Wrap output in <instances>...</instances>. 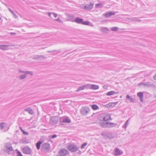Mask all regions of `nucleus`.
<instances>
[{
    "label": "nucleus",
    "instance_id": "nucleus-7",
    "mask_svg": "<svg viewBox=\"0 0 156 156\" xmlns=\"http://www.w3.org/2000/svg\"><path fill=\"white\" fill-rule=\"evenodd\" d=\"M5 147L6 149V152L9 154H10V151H13L12 145L10 143L6 144Z\"/></svg>",
    "mask_w": 156,
    "mask_h": 156
},
{
    "label": "nucleus",
    "instance_id": "nucleus-2",
    "mask_svg": "<svg viewBox=\"0 0 156 156\" xmlns=\"http://www.w3.org/2000/svg\"><path fill=\"white\" fill-rule=\"evenodd\" d=\"M90 111V108L88 107L85 106L81 108L80 112L82 115L85 116L87 115Z\"/></svg>",
    "mask_w": 156,
    "mask_h": 156
},
{
    "label": "nucleus",
    "instance_id": "nucleus-16",
    "mask_svg": "<svg viewBox=\"0 0 156 156\" xmlns=\"http://www.w3.org/2000/svg\"><path fill=\"white\" fill-rule=\"evenodd\" d=\"M10 46L9 45H0V49L3 50H6L8 49V47Z\"/></svg>",
    "mask_w": 156,
    "mask_h": 156
},
{
    "label": "nucleus",
    "instance_id": "nucleus-32",
    "mask_svg": "<svg viewBox=\"0 0 156 156\" xmlns=\"http://www.w3.org/2000/svg\"><path fill=\"white\" fill-rule=\"evenodd\" d=\"M26 77V75L24 74L20 75L19 76V78L21 80H23L25 79Z\"/></svg>",
    "mask_w": 156,
    "mask_h": 156
},
{
    "label": "nucleus",
    "instance_id": "nucleus-17",
    "mask_svg": "<svg viewBox=\"0 0 156 156\" xmlns=\"http://www.w3.org/2000/svg\"><path fill=\"white\" fill-rule=\"evenodd\" d=\"M6 127V124L5 123L2 122L0 123V127L2 130L4 131H5L6 130L5 129Z\"/></svg>",
    "mask_w": 156,
    "mask_h": 156
},
{
    "label": "nucleus",
    "instance_id": "nucleus-46",
    "mask_svg": "<svg viewBox=\"0 0 156 156\" xmlns=\"http://www.w3.org/2000/svg\"><path fill=\"white\" fill-rule=\"evenodd\" d=\"M9 10L12 13V14L14 13V12L10 8H9Z\"/></svg>",
    "mask_w": 156,
    "mask_h": 156
},
{
    "label": "nucleus",
    "instance_id": "nucleus-14",
    "mask_svg": "<svg viewBox=\"0 0 156 156\" xmlns=\"http://www.w3.org/2000/svg\"><path fill=\"white\" fill-rule=\"evenodd\" d=\"M88 86V85L86 84L85 85L80 86L78 88V89L76 90V91L78 92L81 90H84L85 89L87 88Z\"/></svg>",
    "mask_w": 156,
    "mask_h": 156
},
{
    "label": "nucleus",
    "instance_id": "nucleus-47",
    "mask_svg": "<svg viewBox=\"0 0 156 156\" xmlns=\"http://www.w3.org/2000/svg\"><path fill=\"white\" fill-rule=\"evenodd\" d=\"M52 14L53 15L55 18H56L57 16V15L55 13H53Z\"/></svg>",
    "mask_w": 156,
    "mask_h": 156
},
{
    "label": "nucleus",
    "instance_id": "nucleus-22",
    "mask_svg": "<svg viewBox=\"0 0 156 156\" xmlns=\"http://www.w3.org/2000/svg\"><path fill=\"white\" fill-rule=\"evenodd\" d=\"M117 102L109 103L108 104L106 105L107 107L109 108H112L114 106L117 104Z\"/></svg>",
    "mask_w": 156,
    "mask_h": 156
},
{
    "label": "nucleus",
    "instance_id": "nucleus-50",
    "mask_svg": "<svg viewBox=\"0 0 156 156\" xmlns=\"http://www.w3.org/2000/svg\"><path fill=\"white\" fill-rule=\"evenodd\" d=\"M19 128L21 130V131L22 132L23 130V129H22V128H21V127L20 126H19Z\"/></svg>",
    "mask_w": 156,
    "mask_h": 156
},
{
    "label": "nucleus",
    "instance_id": "nucleus-51",
    "mask_svg": "<svg viewBox=\"0 0 156 156\" xmlns=\"http://www.w3.org/2000/svg\"><path fill=\"white\" fill-rule=\"evenodd\" d=\"M51 13H50V12H48V16L50 17H51Z\"/></svg>",
    "mask_w": 156,
    "mask_h": 156
},
{
    "label": "nucleus",
    "instance_id": "nucleus-19",
    "mask_svg": "<svg viewBox=\"0 0 156 156\" xmlns=\"http://www.w3.org/2000/svg\"><path fill=\"white\" fill-rule=\"evenodd\" d=\"M137 96L139 98V99L141 102L143 101V94L141 92H138L137 93Z\"/></svg>",
    "mask_w": 156,
    "mask_h": 156
},
{
    "label": "nucleus",
    "instance_id": "nucleus-42",
    "mask_svg": "<svg viewBox=\"0 0 156 156\" xmlns=\"http://www.w3.org/2000/svg\"><path fill=\"white\" fill-rule=\"evenodd\" d=\"M17 156H23L21 153L19 151H18L17 152Z\"/></svg>",
    "mask_w": 156,
    "mask_h": 156
},
{
    "label": "nucleus",
    "instance_id": "nucleus-3",
    "mask_svg": "<svg viewBox=\"0 0 156 156\" xmlns=\"http://www.w3.org/2000/svg\"><path fill=\"white\" fill-rule=\"evenodd\" d=\"M101 135L105 136L107 139H111L113 138L114 137V135L111 132L106 133L105 132H103L102 133Z\"/></svg>",
    "mask_w": 156,
    "mask_h": 156
},
{
    "label": "nucleus",
    "instance_id": "nucleus-54",
    "mask_svg": "<svg viewBox=\"0 0 156 156\" xmlns=\"http://www.w3.org/2000/svg\"><path fill=\"white\" fill-rule=\"evenodd\" d=\"M80 151H79V153H80Z\"/></svg>",
    "mask_w": 156,
    "mask_h": 156
},
{
    "label": "nucleus",
    "instance_id": "nucleus-6",
    "mask_svg": "<svg viewBox=\"0 0 156 156\" xmlns=\"http://www.w3.org/2000/svg\"><path fill=\"white\" fill-rule=\"evenodd\" d=\"M60 122L63 123H69L71 122L70 118L68 117H64L60 118L59 119Z\"/></svg>",
    "mask_w": 156,
    "mask_h": 156
},
{
    "label": "nucleus",
    "instance_id": "nucleus-10",
    "mask_svg": "<svg viewBox=\"0 0 156 156\" xmlns=\"http://www.w3.org/2000/svg\"><path fill=\"white\" fill-rule=\"evenodd\" d=\"M68 152L67 150L63 149L59 151V155H57L56 156H65L68 154Z\"/></svg>",
    "mask_w": 156,
    "mask_h": 156
},
{
    "label": "nucleus",
    "instance_id": "nucleus-37",
    "mask_svg": "<svg viewBox=\"0 0 156 156\" xmlns=\"http://www.w3.org/2000/svg\"><path fill=\"white\" fill-rule=\"evenodd\" d=\"M118 30V28L117 27H114L112 28L111 30L113 31H116Z\"/></svg>",
    "mask_w": 156,
    "mask_h": 156
},
{
    "label": "nucleus",
    "instance_id": "nucleus-25",
    "mask_svg": "<svg viewBox=\"0 0 156 156\" xmlns=\"http://www.w3.org/2000/svg\"><path fill=\"white\" fill-rule=\"evenodd\" d=\"M140 85H143L145 86L151 87L152 86L151 84L149 82H142L140 83Z\"/></svg>",
    "mask_w": 156,
    "mask_h": 156
},
{
    "label": "nucleus",
    "instance_id": "nucleus-43",
    "mask_svg": "<svg viewBox=\"0 0 156 156\" xmlns=\"http://www.w3.org/2000/svg\"><path fill=\"white\" fill-rule=\"evenodd\" d=\"M19 72L20 73H24V74H25L26 73V71H23L21 69L19 70Z\"/></svg>",
    "mask_w": 156,
    "mask_h": 156
},
{
    "label": "nucleus",
    "instance_id": "nucleus-24",
    "mask_svg": "<svg viewBox=\"0 0 156 156\" xmlns=\"http://www.w3.org/2000/svg\"><path fill=\"white\" fill-rule=\"evenodd\" d=\"M24 110L25 111L28 112L30 115H33V111L30 107L25 109Z\"/></svg>",
    "mask_w": 156,
    "mask_h": 156
},
{
    "label": "nucleus",
    "instance_id": "nucleus-30",
    "mask_svg": "<svg viewBox=\"0 0 156 156\" xmlns=\"http://www.w3.org/2000/svg\"><path fill=\"white\" fill-rule=\"evenodd\" d=\"M101 30L104 33H107L108 31V29L106 27H101Z\"/></svg>",
    "mask_w": 156,
    "mask_h": 156
},
{
    "label": "nucleus",
    "instance_id": "nucleus-23",
    "mask_svg": "<svg viewBox=\"0 0 156 156\" xmlns=\"http://www.w3.org/2000/svg\"><path fill=\"white\" fill-rule=\"evenodd\" d=\"M126 98L127 99H128L130 101V102H135V99L131 97H130L129 95H127L126 96Z\"/></svg>",
    "mask_w": 156,
    "mask_h": 156
},
{
    "label": "nucleus",
    "instance_id": "nucleus-4",
    "mask_svg": "<svg viewBox=\"0 0 156 156\" xmlns=\"http://www.w3.org/2000/svg\"><path fill=\"white\" fill-rule=\"evenodd\" d=\"M59 120V117L57 116L51 117L50 119V123L51 125H55L57 123Z\"/></svg>",
    "mask_w": 156,
    "mask_h": 156
},
{
    "label": "nucleus",
    "instance_id": "nucleus-5",
    "mask_svg": "<svg viewBox=\"0 0 156 156\" xmlns=\"http://www.w3.org/2000/svg\"><path fill=\"white\" fill-rule=\"evenodd\" d=\"M50 149V146L48 143H44L41 146V149L43 151H47Z\"/></svg>",
    "mask_w": 156,
    "mask_h": 156
},
{
    "label": "nucleus",
    "instance_id": "nucleus-41",
    "mask_svg": "<svg viewBox=\"0 0 156 156\" xmlns=\"http://www.w3.org/2000/svg\"><path fill=\"white\" fill-rule=\"evenodd\" d=\"M22 132L24 135H29V133L25 131L24 130L22 131Z\"/></svg>",
    "mask_w": 156,
    "mask_h": 156
},
{
    "label": "nucleus",
    "instance_id": "nucleus-53",
    "mask_svg": "<svg viewBox=\"0 0 156 156\" xmlns=\"http://www.w3.org/2000/svg\"><path fill=\"white\" fill-rule=\"evenodd\" d=\"M1 20V17H0V20Z\"/></svg>",
    "mask_w": 156,
    "mask_h": 156
},
{
    "label": "nucleus",
    "instance_id": "nucleus-12",
    "mask_svg": "<svg viewBox=\"0 0 156 156\" xmlns=\"http://www.w3.org/2000/svg\"><path fill=\"white\" fill-rule=\"evenodd\" d=\"M123 152L121 150H120L118 148L115 147L114 151V155L115 156L122 155Z\"/></svg>",
    "mask_w": 156,
    "mask_h": 156
},
{
    "label": "nucleus",
    "instance_id": "nucleus-45",
    "mask_svg": "<svg viewBox=\"0 0 156 156\" xmlns=\"http://www.w3.org/2000/svg\"><path fill=\"white\" fill-rule=\"evenodd\" d=\"M56 50H54L52 51H47L48 53H51V52H53L56 51Z\"/></svg>",
    "mask_w": 156,
    "mask_h": 156
},
{
    "label": "nucleus",
    "instance_id": "nucleus-52",
    "mask_svg": "<svg viewBox=\"0 0 156 156\" xmlns=\"http://www.w3.org/2000/svg\"><path fill=\"white\" fill-rule=\"evenodd\" d=\"M120 98H122V96H121H121H120Z\"/></svg>",
    "mask_w": 156,
    "mask_h": 156
},
{
    "label": "nucleus",
    "instance_id": "nucleus-40",
    "mask_svg": "<svg viewBox=\"0 0 156 156\" xmlns=\"http://www.w3.org/2000/svg\"><path fill=\"white\" fill-rule=\"evenodd\" d=\"M87 144V143L86 142L82 144L81 146V149H83L84 148V147Z\"/></svg>",
    "mask_w": 156,
    "mask_h": 156
},
{
    "label": "nucleus",
    "instance_id": "nucleus-1",
    "mask_svg": "<svg viewBox=\"0 0 156 156\" xmlns=\"http://www.w3.org/2000/svg\"><path fill=\"white\" fill-rule=\"evenodd\" d=\"M94 4V3H90L89 4H83L81 5V7L86 10H90L93 8Z\"/></svg>",
    "mask_w": 156,
    "mask_h": 156
},
{
    "label": "nucleus",
    "instance_id": "nucleus-55",
    "mask_svg": "<svg viewBox=\"0 0 156 156\" xmlns=\"http://www.w3.org/2000/svg\"><path fill=\"white\" fill-rule=\"evenodd\" d=\"M80 151H79V153H80Z\"/></svg>",
    "mask_w": 156,
    "mask_h": 156
},
{
    "label": "nucleus",
    "instance_id": "nucleus-36",
    "mask_svg": "<svg viewBox=\"0 0 156 156\" xmlns=\"http://www.w3.org/2000/svg\"><path fill=\"white\" fill-rule=\"evenodd\" d=\"M25 74H29L30 75H32L33 74V72L32 71H26Z\"/></svg>",
    "mask_w": 156,
    "mask_h": 156
},
{
    "label": "nucleus",
    "instance_id": "nucleus-35",
    "mask_svg": "<svg viewBox=\"0 0 156 156\" xmlns=\"http://www.w3.org/2000/svg\"><path fill=\"white\" fill-rule=\"evenodd\" d=\"M129 124V119L127 120L125 123V124L122 127L125 128V129H126L127 126Z\"/></svg>",
    "mask_w": 156,
    "mask_h": 156
},
{
    "label": "nucleus",
    "instance_id": "nucleus-8",
    "mask_svg": "<svg viewBox=\"0 0 156 156\" xmlns=\"http://www.w3.org/2000/svg\"><path fill=\"white\" fill-rule=\"evenodd\" d=\"M68 149L71 152H75L78 150V148L75 145L71 144L68 146Z\"/></svg>",
    "mask_w": 156,
    "mask_h": 156
},
{
    "label": "nucleus",
    "instance_id": "nucleus-18",
    "mask_svg": "<svg viewBox=\"0 0 156 156\" xmlns=\"http://www.w3.org/2000/svg\"><path fill=\"white\" fill-rule=\"evenodd\" d=\"M109 120H112V119L111 118L110 115L108 114L106 115L103 118V120L104 121H107Z\"/></svg>",
    "mask_w": 156,
    "mask_h": 156
},
{
    "label": "nucleus",
    "instance_id": "nucleus-26",
    "mask_svg": "<svg viewBox=\"0 0 156 156\" xmlns=\"http://www.w3.org/2000/svg\"><path fill=\"white\" fill-rule=\"evenodd\" d=\"M117 124L116 123H111L108 122V128H111L117 126Z\"/></svg>",
    "mask_w": 156,
    "mask_h": 156
},
{
    "label": "nucleus",
    "instance_id": "nucleus-21",
    "mask_svg": "<svg viewBox=\"0 0 156 156\" xmlns=\"http://www.w3.org/2000/svg\"><path fill=\"white\" fill-rule=\"evenodd\" d=\"M130 20L131 21H138L140 22L141 21V20H139L138 19L137 17H132V18H127Z\"/></svg>",
    "mask_w": 156,
    "mask_h": 156
},
{
    "label": "nucleus",
    "instance_id": "nucleus-31",
    "mask_svg": "<svg viewBox=\"0 0 156 156\" xmlns=\"http://www.w3.org/2000/svg\"><path fill=\"white\" fill-rule=\"evenodd\" d=\"M42 143V142L41 141H39L36 144V147L37 150L40 149L41 144Z\"/></svg>",
    "mask_w": 156,
    "mask_h": 156
},
{
    "label": "nucleus",
    "instance_id": "nucleus-13",
    "mask_svg": "<svg viewBox=\"0 0 156 156\" xmlns=\"http://www.w3.org/2000/svg\"><path fill=\"white\" fill-rule=\"evenodd\" d=\"M115 13L113 12H107L105 14V16L106 18H108L110 16L114 15L115 14Z\"/></svg>",
    "mask_w": 156,
    "mask_h": 156
},
{
    "label": "nucleus",
    "instance_id": "nucleus-33",
    "mask_svg": "<svg viewBox=\"0 0 156 156\" xmlns=\"http://www.w3.org/2000/svg\"><path fill=\"white\" fill-rule=\"evenodd\" d=\"M92 108L94 110H96L98 109V106L96 105H93L91 106Z\"/></svg>",
    "mask_w": 156,
    "mask_h": 156
},
{
    "label": "nucleus",
    "instance_id": "nucleus-34",
    "mask_svg": "<svg viewBox=\"0 0 156 156\" xmlns=\"http://www.w3.org/2000/svg\"><path fill=\"white\" fill-rule=\"evenodd\" d=\"M90 22L88 21H83V23H82V24L85 25H90Z\"/></svg>",
    "mask_w": 156,
    "mask_h": 156
},
{
    "label": "nucleus",
    "instance_id": "nucleus-38",
    "mask_svg": "<svg viewBox=\"0 0 156 156\" xmlns=\"http://www.w3.org/2000/svg\"><path fill=\"white\" fill-rule=\"evenodd\" d=\"M95 7L96 8H102V5L101 4H97L95 5Z\"/></svg>",
    "mask_w": 156,
    "mask_h": 156
},
{
    "label": "nucleus",
    "instance_id": "nucleus-48",
    "mask_svg": "<svg viewBox=\"0 0 156 156\" xmlns=\"http://www.w3.org/2000/svg\"><path fill=\"white\" fill-rule=\"evenodd\" d=\"M153 79L154 80L156 81V74L153 76Z\"/></svg>",
    "mask_w": 156,
    "mask_h": 156
},
{
    "label": "nucleus",
    "instance_id": "nucleus-9",
    "mask_svg": "<svg viewBox=\"0 0 156 156\" xmlns=\"http://www.w3.org/2000/svg\"><path fill=\"white\" fill-rule=\"evenodd\" d=\"M23 151L25 154H31L32 150L29 147L26 146L23 148Z\"/></svg>",
    "mask_w": 156,
    "mask_h": 156
},
{
    "label": "nucleus",
    "instance_id": "nucleus-39",
    "mask_svg": "<svg viewBox=\"0 0 156 156\" xmlns=\"http://www.w3.org/2000/svg\"><path fill=\"white\" fill-rule=\"evenodd\" d=\"M57 135L56 134H54L52 136H49V138L50 139L52 138H56L57 137Z\"/></svg>",
    "mask_w": 156,
    "mask_h": 156
},
{
    "label": "nucleus",
    "instance_id": "nucleus-44",
    "mask_svg": "<svg viewBox=\"0 0 156 156\" xmlns=\"http://www.w3.org/2000/svg\"><path fill=\"white\" fill-rule=\"evenodd\" d=\"M12 14L13 15L14 17L15 18H18V16L14 12Z\"/></svg>",
    "mask_w": 156,
    "mask_h": 156
},
{
    "label": "nucleus",
    "instance_id": "nucleus-29",
    "mask_svg": "<svg viewBox=\"0 0 156 156\" xmlns=\"http://www.w3.org/2000/svg\"><path fill=\"white\" fill-rule=\"evenodd\" d=\"M39 58H44L45 57L43 55H37L33 58V59H38Z\"/></svg>",
    "mask_w": 156,
    "mask_h": 156
},
{
    "label": "nucleus",
    "instance_id": "nucleus-27",
    "mask_svg": "<svg viewBox=\"0 0 156 156\" xmlns=\"http://www.w3.org/2000/svg\"><path fill=\"white\" fill-rule=\"evenodd\" d=\"M99 86L94 84H92L90 86V88L93 90H97L99 88Z\"/></svg>",
    "mask_w": 156,
    "mask_h": 156
},
{
    "label": "nucleus",
    "instance_id": "nucleus-15",
    "mask_svg": "<svg viewBox=\"0 0 156 156\" xmlns=\"http://www.w3.org/2000/svg\"><path fill=\"white\" fill-rule=\"evenodd\" d=\"M74 16L73 15L70 14H68L67 16V17L68 19V21H70L72 22H74Z\"/></svg>",
    "mask_w": 156,
    "mask_h": 156
},
{
    "label": "nucleus",
    "instance_id": "nucleus-20",
    "mask_svg": "<svg viewBox=\"0 0 156 156\" xmlns=\"http://www.w3.org/2000/svg\"><path fill=\"white\" fill-rule=\"evenodd\" d=\"M83 19H82L80 18L79 17H77L75 20H74V22H75L79 23V24H81L82 23H83Z\"/></svg>",
    "mask_w": 156,
    "mask_h": 156
},
{
    "label": "nucleus",
    "instance_id": "nucleus-28",
    "mask_svg": "<svg viewBox=\"0 0 156 156\" xmlns=\"http://www.w3.org/2000/svg\"><path fill=\"white\" fill-rule=\"evenodd\" d=\"M117 92H115L113 91H110L108 92L107 93L106 95L107 96H110L113 95L115 94H117Z\"/></svg>",
    "mask_w": 156,
    "mask_h": 156
},
{
    "label": "nucleus",
    "instance_id": "nucleus-49",
    "mask_svg": "<svg viewBox=\"0 0 156 156\" xmlns=\"http://www.w3.org/2000/svg\"><path fill=\"white\" fill-rule=\"evenodd\" d=\"M56 21H57L59 22H61V20H60L59 19H57L55 20Z\"/></svg>",
    "mask_w": 156,
    "mask_h": 156
},
{
    "label": "nucleus",
    "instance_id": "nucleus-11",
    "mask_svg": "<svg viewBox=\"0 0 156 156\" xmlns=\"http://www.w3.org/2000/svg\"><path fill=\"white\" fill-rule=\"evenodd\" d=\"M99 125L103 128H108V122L106 121H101L99 123Z\"/></svg>",
    "mask_w": 156,
    "mask_h": 156
}]
</instances>
